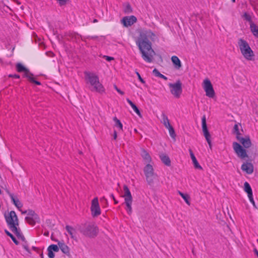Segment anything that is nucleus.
Returning <instances> with one entry per match:
<instances>
[{
	"instance_id": "f257e3e1",
	"label": "nucleus",
	"mask_w": 258,
	"mask_h": 258,
	"mask_svg": "<svg viewBox=\"0 0 258 258\" xmlns=\"http://www.w3.org/2000/svg\"><path fill=\"white\" fill-rule=\"evenodd\" d=\"M155 38V34L149 30L141 32L136 41L143 59L147 62H151L153 61V55L151 54V52L154 51L152 48V42L150 39L154 41Z\"/></svg>"
},
{
	"instance_id": "f03ea898",
	"label": "nucleus",
	"mask_w": 258,
	"mask_h": 258,
	"mask_svg": "<svg viewBox=\"0 0 258 258\" xmlns=\"http://www.w3.org/2000/svg\"><path fill=\"white\" fill-rule=\"evenodd\" d=\"M5 217L9 229L17 236L18 239H21L24 242L26 241V239L20 229L17 227L19 226V220L15 212L11 211L7 214L5 213Z\"/></svg>"
},
{
	"instance_id": "7ed1b4c3",
	"label": "nucleus",
	"mask_w": 258,
	"mask_h": 258,
	"mask_svg": "<svg viewBox=\"0 0 258 258\" xmlns=\"http://www.w3.org/2000/svg\"><path fill=\"white\" fill-rule=\"evenodd\" d=\"M85 79L88 80V82L93 87L92 91H95L100 94L105 92V88L102 84L99 82L98 77L93 73L89 72H85Z\"/></svg>"
},
{
	"instance_id": "20e7f679",
	"label": "nucleus",
	"mask_w": 258,
	"mask_h": 258,
	"mask_svg": "<svg viewBox=\"0 0 258 258\" xmlns=\"http://www.w3.org/2000/svg\"><path fill=\"white\" fill-rule=\"evenodd\" d=\"M59 249L65 254L70 255V249L69 247L65 244L63 240L58 241V244H51L47 248L48 256L49 258H54L55 254L54 252H57Z\"/></svg>"
},
{
	"instance_id": "39448f33",
	"label": "nucleus",
	"mask_w": 258,
	"mask_h": 258,
	"mask_svg": "<svg viewBox=\"0 0 258 258\" xmlns=\"http://www.w3.org/2000/svg\"><path fill=\"white\" fill-rule=\"evenodd\" d=\"M79 230L85 236L91 238L96 237L98 232L97 227L94 224L90 223H86L80 226Z\"/></svg>"
},
{
	"instance_id": "423d86ee",
	"label": "nucleus",
	"mask_w": 258,
	"mask_h": 258,
	"mask_svg": "<svg viewBox=\"0 0 258 258\" xmlns=\"http://www.w3.org/2000/svg\"><path fill=\"white\" fill-rule=\"evenodd\" d=\"M237 43L241 53L244 58L247 60H252V57L254 56V53L247 42L242 38H239Z\"/></svg>"
},
{
	"instance_id": "0eeeda50",
	"label": "nucleus",
	"mask_w": 258,
	"mask_h": 258,
	"mask_svg": "<svg viewBox=\"0 0 258 258\" xmlns=\"http://www.w3.org/2000/svg\"><path fill=\"white\" fill-rule=\"evenodd\" d=\"M16 70L19 73L24 72L23 77L27 78L29 81L32 83H34L37 85H40L41 84L39 81H36L33 78V74L31 73L29 70L26 68L21 63H18L16 64Z\"/></svg>"
},
{
	"instance_id": "6e6552de",
	"label": "nucleus",
	"mask_w": 258,
	"mask_h": 258,
	"mask_svg": "<svg viewBox=\"0 0 258 258\" xmlns=\"http://www.w3.org/2000/svg\"><path fill=\"white\" fill-rule=\"evenodd\" d=\"M171 93L176 98H179L182 92V83L179 80L176 81L175 83H169Z\"/></svg>"
},
{
	"instance_id": "1a4fd4ad",
	"label": "nucleus",
	"mask_w": 258,
	"mask_h": 258,
	"mask_svg": "<svg viewBox=\"0 0 258 258\" xmlns=\"http://www.w3.org/2000/svg\"><path fill=\"white\" fill-rule=\"evenodd\" d=\"M25 220L31 226H34L36 223H39L40 218L38 214L32 210H28V216L25 218Z\"/></svg>"
},
{
	"instance_id": "9d476101",
	"label": "nucleus",
	"mask_w": 258,
	"mask_h": 258,
	"mask_svg": "<svg viewBox=\"0 0 258 258\" xmlns=\"http://www.w3.org/2000/svg\"><path fill=\"white\" fill-rule=\"evenodd\" d=\"M233 148L235 153L240 158L243 159L248 157L246 150L239 143L236 142H233Z\"/></svg>"
},
{
	"instance_id": "9b49d317",
	"label": "nucleus",
	"mask_w": 258,
	"mask_h": 258,
	"mask_svg": "<svg viewBox=\"0 0 258 258\" xmlns=\"http://www.w3.org/2000/svg\"><path fill=\"white\" fill-rule=\"evenodd\" d=\"M203 84V88L206 96L213 98L215 96V93L211 81L208 79H206L204 81Z\"/></svg>"
},
{
	"instance_id": "f8f14e48",
	"label": "nucleus",
	"mask_w": 258,
	"mask_h": 258,
	"mask_svg": "<svg viewBox=\"0 0 258 258\" xmlns=\"http://www.w3.org/2000/svg\"><path fill=\"white\" fill-rule=\"evenodd\" d=\"M91 211L93 217H97L101 214V210L99 205L97 198H94L91 202Z\"/></svg>"
},
{
	"instance_id": "ddd939ff",
	"label": "nucleus",
	"mask_w": 258,
	"mask_h": 258,
	"mask_svg": "<svg viewBox=\"0 0 258 258\" xmlns=\"http://www.w3.org/2000/svg\"><path fill=\"white\" fill-rule=\"evenodd\" d=\"M137 21V18L134 16L124 17L121 20L124 27H127L133 25Z\"/></svg>"
},
{
	"instance_id": "4468645a",
	"label": "nucleus",
	"mask_w": 258,
	"mask_h": 258,
	"mask_svg": "<svg viewBox=\"0 0 258 258\" xmlns=\"http://www.w3.org/2000/svg\"><path fill=\"white\" fill-rule=\"evenodd\" d=\"M202 126L204 136L206 141L211 140V135L208 131L206 123V115H204L202 118Z\"/></svg>"
},
{
	"instance_id": "2eb2a0df",
	"label": "nucleus",
	"mask_w": 258,
	"mask_h": 258,
	"mask_svg": "<svg viewBox=\"0 0 258 258\" xmlns=\"http://www.w3.org/2000/svg\"><path fill=\"white\" fill-rule=\"evenodd\" d=\"M1 187L5 189L6 192L9 195L10 197L11 200L13 202V203L15 205V206L19 209H20L22 207L23 204L22 203L17 199V198H15L13 194L10 192L9 190L6 187H4L2 186H1Z\"/></svg>"
},
{
	"instance_id": "dca6fc26",
	"label": "nucleus",
	"mask_w": 258,
	"mask_h": 258,
	"mask_svg": "<svg viewBox=\"0 0 258 258\" xmlns=\"http://www.w3.org/2000/svg\"><path fill=\"white\" fill-rule=\"evenodd\" d=\"M241 170L247 174H250L253 172V165L251 162H246L241 165Z\"/></svg>"
},
{
	"instance_id": "f3484780",
	"label": "nucleus",
	"mask_w": 258,
	"mask_h": 258,
	"mask_svg": "<svg viewBox=\"0 0 258 258\" xmlns=\"http://www.w3.org/2000/svg\"><path fill=\"white\" fill-rule=\"evenodd\" d=\"M189 153L190 156V158L192 160L194 167L196 169H198L200 170H203L202 167L199 164L198 161H197L192 150L191 149H189Z\"/></svg>"
},
{
	"instance_id": "a211bd4d",
	"label": "nucleus",
	"mask_w": 258,
	"mask_h": 258,
	"mask_svg": "<svg viewBox=\"0 0 258 258\" xmlns=\"http://www.w3.org/2000/svg\"><path fill=\"white\" fill-rule=\"evenodd\" d=\"M124 190V201H133V198L128 186L124 184L123 187Z\"/></svg>"
},
{
	"instance_id": "6ab92c4d",
	"label": "nucleus",
	"mask_w": 258,
	"mask_h": 258,
	"mask_svg": "<svg viewBox=\"0 0 258 258\" xmlns=\"http://www.w3.org/2000/svg\"><path fill=\"white\" fill-rule=\"evenodd\" d=\"M239 142L242 144L244 148H248L251 146V142L248 136L241 138Z\"/></svg>"
},
{
	"instance_id": "aec40b11",
	"label": "nucleus",
	"mask_w": 258,
	"mask_h": 258,
	"mask_svg": "<svg viewBox=\"0 0 258 258\" xmlns=\"http://www.w3.org/2000/svg\"><path fill=\"white\" fill-rule=\"evenodd\" d=\"M171 60L174 66V67L176 69L179 70L181 68L182 66L181 62L179 58L177 56H172L171 58Z\"/></svg>"
},
{
	"instance_id": "412c9836",
	"label": "nucleus",
	"mask_w": 258,
	"mask_h": 258,
	"mask_svg": "<svg viewBox=\"0 0 258 258\" xmlns=\"http://www.w3.org/2000/svg\"><path fill=\"white\" fill-rule=\"evenodd\" d=\"M65 228L69 234L70 235L71 237L74 240H77V236L76 235V229L70 225H67Z\"/></svg>"
},
{
	"instance_id": "4be33fe9",
	"label": "nucleus",
	"mask_w": 258,
	"mask_h": 258,
	"mask_svg": "<svg viewBox=\"0 0 258 258\" xmlns=\"http://www.w3.org/2000/svg\"><path fill=\"white\" fill-rule=\"evenodd\" d=\"M144 172L145 176L155 174L154 172V169L153 166L150 164H147L145 166L144 168Z\"/></svg>"
},
{
	"instance_id": "5701e85b",
	"label": "nucleus",
	"mask_w": 258,
	"mask_h": 258,
	"mask_svg": "<svg viewBox=\"0 0 258 258\" xmlns=\"http://www.w3.org/2000/svg\"><path fill=\"white\" fill-rule=\"evenodd\" d=\"M141 155L143 159L147 162H150L152 160L151 157L147 151L144 149H141Z\"/></svg>"
},
{
	"instance_id": "b1692460",
	"label": "nucleus",
	"mask_w": 258,
	"mask_h": 258,
	"mask_svg": "<svg viewBox=\"0 0 258 258\" xmlns=\"http://www.w3.org/2000/svg\"><path fill=\"white\" fill-rule=\"evenodd\" d=\"M160 158L162 162L166 166H170L171 165V161L168 156L162 154L160 155Z\"/></svg>"
},
{
	"instance_id": "393cba45",
	"label": "nucleus",
	"mask_w": 258,
	"mask_h": 258,
	"mask_svg": "<svg viewBox=\"0 0 258 258\" xmlns=\"http://www.w3.org/2000/svg\"><path fill=\"white\" fill-rule=\"evenodd\" d=\"M126 101L127 103L131 106L134 111L140 116L142 117V115L141 114L140 111L138 108V107L134 104L130 99L127 98Z\"/></svg>"
},
{
	"instance_id": "a878e982",
	"label": "nucleus",
	"mask_w": 258,
	"mask_h": 258,
	"mask_svg": "<svg viewBox=\"0 0 258 258\" xmlns=\"http://www.w3.org/2000/svg\"><path fill=\"white\" fill-rule=\"evenodd\" d=\"M249 28L252 34L258 38V26L254 23H251Z\"/></svg>"
},
{
	"instance_id": "bb28decb",
	"label": "nucleus",
	"mask_w": 258,
	"mask_h": 258,
	"mask_svg": "<svg viewBox=\"0 0 258 258\" xmlns=\"http://www.w3.org/2000/svg\"><path fill=\"white\" fill-rule=\"evenodd\" d=\"M146 176V180L149 185L152 186L154 184V180L156 178L157 175L155 174L148 175Z\"/></svg>"
},
{
	"instance_id": "cd10ccee",
	"label": "nucleus",
	"mask_w": 258,
	"mask_h": 258,
	"mask_svg": "<svg viewBox=\"0 0 258 258\" xmlns=\"http://www.w3.org/2000/svg\"><path fill=\"white\" fill-rule=\"evenodd\" d=\"M242 18L245 21H247L249 26L251 24V23H254V22L252 21L251 16L247 13V12H245L242 16Z\"/></svg>"
},
{
	"instance_id": "c85d7f7f",
	"label": "nucleus",
	"mask_w": 258,
	"mask_h": 258,
	"mask_svg": "<svg viewBox=\"0 0 258 258\" xmlns=\"http://www.w3.org/2000/svg\"><path fill=\"white\" fill-rule=\"evenodd\" d=\"M153 74L156 77H158L159 78H162V79H164V80H167V78L166 76H165L164 75L161 74L157 69H154L153 70Z\"/></svg>"
},
{
	"instance_id": "c756f323",
	"label": "nucleus",
	"mask_w": 258,
	"mask_h": 258,
	"mask_svg": "<svg viewBox=\"0 0 258 258\" xmlns=\"http://www.w3.org/2000/svg\"><path fill=\"white\" fill-rule=\"evenodd\" d=\"M113 120L115 122V126L116 127L118 128L119 129V130L122 131L123 125H122V124L121 123V121L118 119H117V118L116 117H114L113 118Z\"/></svg>"
},
{
	"instance_id": "7c9ffc66",
	"label": "nucleus",
	"mask_w": 258,
	"mask_h": 258,
	"mask_svg": "<svg viewBox=\"0 0 258 258\" xmlns=\"http://www.w3.org/2000/svg\"><path fill=\"white\" fill-rule=\"evenodd\" d=\"M133 201H124L126 205V210L128 214H131L132 212V204Z\"/></svg>"
},
{
	"instance_id": "2f4dec72",
	"label": "nucleus",
	"mask_w": 258,
	"mask_h": 258,
	"mask_svg": "<svg viewBox=\"0 0 258 258\" xmlns=\"http://www.w3.org/2000/svg\"><path fill=\"white\" fill-rule=\"evenodd\" d=\"M167 126L168 127H167V128L169 130V133L170 134V136H171V138L175 139L176 137V134L175 133V131L173 127L170 124L168 123Z\"/></svg>"
},
{
	"instance_id": "473e14b6",
	"label": "nucleus",
	"mask_w": 258,
	"mask_h": 258,
	"mask_svg": "<svg viewBox=\"0 0 258 258\" xmlns=\"http://www.w3.org/2000/svg\"><path fill=\"white\" fill-rule=\"evenodd\" d=\"M179 194L183 198V199L184 200L185 203L188 205H190V202H189L190 197H189V196L187 194H184L179 191Z\"/></svg>"
},
{
	"instance_id": "72a5a7b5",
	"label": "nucleus",
	"mask_w": 258,
	"mask_h": 258,
	"mask_svg": "<svg viewBox=\"0 0 258 258\" xmlns=\"http://www.w3.org/2000/svg\"><path fill=\"white\" fill-rule=\"evenodd\" d=\"M123 11L125 14H127L132 13L133 10L131 5L129 3H127L125 6Z\"/></svg>"
},
{
	"instance_id": "f704fd0d",
	"label": "nucleus",
	"mask_w": 258,
	"mask_h": 258,
	"mask_svg": "<svg viewBox=\"0 0 258 258\" xmlns=\"http://www.w3.org/2000/svg\"><path fill=\"white\" fill-rule=\"evenodd\" d=\"M162 119H163V123H164L165 126L166 127H168L167 126L168 123V124H170V123L169 122V120L167 116L165 114H162Z\"/></svg>"
},
{
	"instance_id": "c9c22d12",
	"label": "nucleus",
	"mask_w": 258,
	"mask_h": 258,
	"mask_svg": "<svg viewBox=\"0 0 258 258\" xmlns=\"http://www.w3.org/2000/svg\"><path fill=\"white\" fill-rule=\"evenodd\" d=\"M244 191L246 192L252 190L250 184L247 182H245L244 183Z\"/></svg>"
},
{
	"instance_id": "e433bc0d",
	"label": "nucleus",
	"mask_w": 258,
	"mask_h": 258,
	"mask_svg": "<svg viewBox=\"0 0 258 258\" xmlns=\"http://www.w3.org/2000/svg\"><path fill=\"white\" fill-rule=\"evenodd\" d=\"M58 3L59 5L61 6H66L69 2V0H56Z\"/></svg>"
},
{
	"instance_id": "4c0bfd02",
	"label": "nucleus",
	"mask_w": 258,
	"mask_h": 258,
	"mask_svg": "<svg viewBox=\"0 0 258 258\" xmlns=\"http://www.w3.org/2000/svg\"><path fill=\"white\" fill-rule=\"evenodd\" d=\"M23 247L26 251L29 253L30 252L27 241L24 242V243L23 244Z\"/></svg>"
},
{
	"instance_id": "58836bf2",
	"label": "nucleus",
	"mask_w": 258,
	"mask_h": 258,
	"mask_svg": "<svg viewBox=\"0 0 258 258\" xmlns=\"http://www.w3.org/2000/svg\"><path fill=\"white\" fill-rule=\"evenodd\" d=\"M136 74L138 76V79L140 80V81L143 84L145 83V81L143 79H142V78L141 77L139 73L138 72H136Z\"/></svg>"
},
{
	"instance_id": "ea45409f",
	"label": "nucleus",
	"mask_w": 258,
	"mask_h": 258,
	"mask_svg": "<svg viewBox=\"0 0 258 258\" xmlns=\"http://www.w3.org/2000/svg\"><path fill=\"white\" fill-rule=\"evenodd\" d=\"M10 238L16 245H18L19 244V242L17 240L16 237L13 235L10 237Z\"/></svg>"
},
{
	"instance_id": "a19ab883",
	"label": "nucleus",
	"mask_w": 258,
	"mask_h": 258,
	"mask_svg": "<svg viewBox=\"0 0 258 258\" xmlns=\"http://www.w3.org/2000/svg\"><path fill=\"white\" fill-rule=\"evenodd\" d=\"M239 132L238 125L237 124H235L233 127V133L234 134L236 133H238Z\"/></svg>"
},
{
	"instance_id": "79ce46f5",
	"label": "nucleus",
	"mask_w": 258,
	"mask_h": 258,
	"mask_svg": "<svg viewBox=\"0 0 258 258\" xmlns=\"http://www.w3.org/2000/svg\"><path fill=\"white\" fill-rule=\"evenodd\" d=\"M114 88L117 91L118 93H119L120 94L123 95H124V93L122 91H121L120 89L118 88L116 85H114Z\"/></svg>"
},
{
	"instance_id": "37998d69",
	"label": "nucleus",
	"mask_w": 258,
	"mask_h": 258,
	"mask_svg": "<svg viewBox=\"0 0 258 258\" xmlns=\"http://www.w3.org/2000/svg\"><path fill=\"white\" fill-rule=\"evenodd\" d=\"M236 134V137L238 141H240L241 138H243V137H241V134L239 132L238 133H235Z\"/></svg>"
},
{
	"instance_id": "c03bdc74",
	"label": "nucleus",
	"mask_w": 258,
	"mask_h": 258,
	"mask_svg": "<svg viewBox=\"0 0 258 258\" xmlns=\"http://www.w3.org/2000/svg\"><path fill=\"white\" fill-rule=\"evenodd\" d=\"M103 57L105 58V59L108 61H110L114 59V58L113 57L109 56H107V55H104Z\"/></svg>"
},
{
	"instance_id": "a18cd8bd",
	"label": "nucleus",
	"mask_w": 258,
	"mask_h": 258,
	"mask_svg": "<svg viewBox=\"0 0 258 258\" xmlns=\"http://www.w3.org/2000/svg\"><path fill=\"white\" fill-rule=\"evenodd\" d=\"M9 77L10 78H14L16 79H19L20 77V75H19L18 74H14V75L11 74V75H9Z\"/></svg>"
},
{
	"instance_id": "49530a36",
	"label": "nucleus",
	"mask_w": 258,
	"mask_h": 258,
	"mask_svg": "<svg viewBox=\"0 0 258 258\" xmlns=\"http://www.w3.org/2000/svg\"><path fill=\"white\" fill-rule=\"evenodd\" d=\"M101 201L102 202H104V204H105L106 206H108V201H107V200L105 197H103L101 199Z\"/></svg>"
},
{
	"instance_id": "de8ad7c7",
	"label": "nucleus",
	"mask_w": 258,
	"mask_h": 258,
	"mask_svg": "<svg viewBox=\"0 0 258 258\" xmlns=\"http://www.w3.org/2000/svg\"><path fill=\"white\" fill-rule=\"evenodd\" d=\"M246 193L247 194V196L249 199L253 197L252 190L246 192Z\"/></svg>"
},
{
	"instance_id": "09e8293b",
	"label": "nucleus",
	"mask_w": 258,
	"mask_h": 258,
	"mask_svg": "<svg viewBox=\"0 0 258 258\" xmlns=\"http://www.w3.org/2000/svg\"><path fill=\"white\" fill-rule=\"evenodd\" d=\"M249 200L250 202L252 204V205H253L254 207H255V202H254V200H253V197H252V198H249Z\"/></svg>"
},
{
	"instance_id": "8fccbe9b",
	"label": "nucleus",
	"mask_w": 258,
	"mask_h": 258,
	"mask_svg": "<svg viewBox=\"0 0 258 258\" xmlns=\"http://www.w3.org/2000/svg\"><path fill=\"white\" fill-rule=\"evenodd\" d=\"M5 232L6 234L8 236H9L10 237H11V236L13 235V234H12L11 233H10L9 231H8V230H6H6H5Z\"/></svg>"
},
{
	"instance_id": "3c124183",
	"label": "nucleus",
	"mask_w": 258,
	"mask_h": 258,
	"mask_svg": "<svg viewBox=\"0 0 258 258\" xmlns=\"http://www.w3.org/2000/svg\"><path fill=\"white\" fill-rule=\"evenodd\" d=\"M117 139V132L115 130L113 132V139L116 140Z\"/></svg>"
},
{
	"instance_id": "603ef678",
	"label": "nucleus",
	"mask_w": 258,
	"mask_h": 258,
	"mask_svg": "<svg viewBox=\"0 0 258 258\" xmlns=\"http://www.w3.org/2000/svg\"><path fill=\"white\" fill-rule=\"evenodd\" d=\"M51 240L52 241H55V242H57V243H58V241H59L58 240L53 238V234H52L51 236Z\"/></svg>"
},
{
	"instance_id": "864d4df0",
	"label": "nucleus",
	"mask_w": 258,
	"mask_h": 258,
	"mask_svg": "<svg viewBox=\"0 0 258 258\" xmlns=\"http://www.w3.org/2000/svg\"><path fill=\"white\" fill-rule=\"evenodd\" d=\"M209 146V147L211 149L212 148V142H211V140H209V141H207Z\"/></svg>"
},
{
	"instance_id": "5fc2aeb1",
	"label": "nucleus",
	"mask_w": 258,
	"mask_h": 258,
	"mask_svg": "<svg viewBox=\"0 0 258 258\" xmlns=\"http://www.w3.org/2000/svg\"><path fill=\"white\" fill-rule=\"evenodd\" d=\"M32 248L35 251L38 250V248L35 246H32Z\"/></svg>"
},
{
	"instance_id": "6e6d98bb",
	"label": "nucleus",
	"mask_w": 258,
	"mask_h": 258,
	"mask_svg": "<svg viewBox=\"0 0 258 258\" xmlns=\"http://www.w3.org/2000/svg\"><path fill=\"white\" fill-rule=\"evenodd\" d=\"M44 235L48 236L49 235V232L48 231L45 232L44 233Z\"/></svg>"
},
{
	"instance_id": "4d7b16f0",
	"label": "nucleus",
	"mask_w": 258,
	"mask_h": 258,
	"mask_svg": "<svg viewBox=\"0 0 258 258\" xmlns=\"http://www.w3.org/2000/svg\"><path fill=\"white\" fill-rule=\"evenodd\" d=\"M22 214H27L28 215V210H26L25 211H22Z\"/></svg>"
},
{
	"instance_id": "13d9d810",
	"label": "nucleus",
	"mask_w": 258,
	"mask_h": 258,
	"mask_svg": "<svg viewBox=\"0 0 258 258\" xmlns=\"http://www.w3.org/2000/svg\"><path fill=\"white\" fill-rule=\"evenodd\" d=\"M40 256L41 257V258H44L43 252H41V253L40 254Z\"/></svg>"
},
{
	"instance_id": "bf43d9fd",
	"label": "nucleus",
	"mask_w": 258,
	"mask_h": 258,
	"mask_svg": "<svg viewBox=\"0 0 258 258\" xmlns=\"http://www.w3.org/2000/svg\"><path fill=\"white\" fill-rule=\"evenodd\" d=\"M110 197H111L113 200H114V199H115V197H114V195H113V194H111L110 195Z\"/></svg>"
},
{
	"instance_id": "052dcab7",
	"label": "nucleus",
	"mask_w": 258,
	"mask_h": 258,
	"mask_svg": "<svg viewBox=\"0 0 258 258\" xmlns=\"http://www.w3.org/2000/svg\"><path fill=\"white\" fill-rule=\"evenodd\" d=\"M113 201H114V204H118V201H117L115 199H114L113 200Z\"/></svg>"
},
{
	"instance_id": "680f3d73",
	"label": "nucleus",
	"mask_w": 258,
	"mask_h": 258,
	"mask_svg": "<svg viewBox=\"0 0 258 258\" xmlns=\"http://www.w3.org/2000/svg\"><path fill=\"white\" fill-rule=\"evenodd\" d=\"M97 22V19H94V20H93V22H94V23H95V22Z\"/></svg>"
},
{
	"instance_id": "e2e57ef3",
	"label": "nucleus",
	"mask_w": 258,
	"mask_h": 258,
	"mask_svg": "<svg viewBox=\"0 0 258 258\" xmlns=\"http://www.w3.org/2000/svg\"><path fill=\"white\" fill-rule=\"evenodd\" d=\"M134 131H135V132H136V133H137V132H138L137 130V129H136V128H135V129H134Z\"/></svg>"
},
{
	"instance_id": "0e129e2a",
	"label": "nucleus",
	"mask_w": 258,
	"mask_h": 258,
	"mask_svg": "<svg viewBox=\"0 0 258 258\" xmlns=\"http://www.w3.org/2000/svg\"><path fill=\"white\" fill-rule=\"evenodd\" d=\"M231 1H232L233 3H235V0H231Z\"/></svg>"
}]
</instances>
